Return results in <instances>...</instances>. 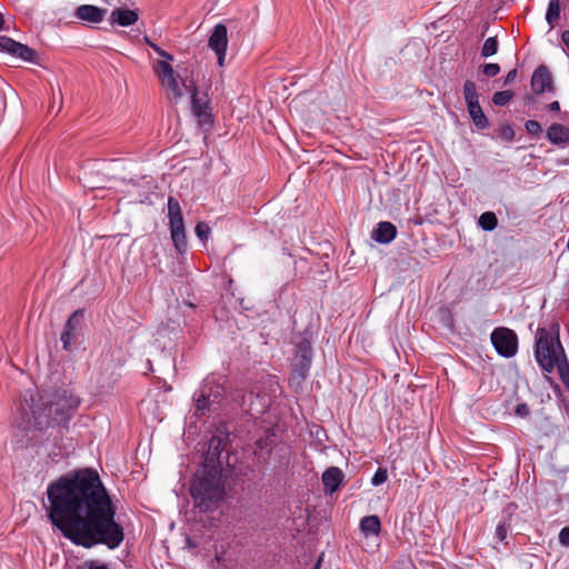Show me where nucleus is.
Masks as SVG:
<instances>
[{
    "label": "nucleus",
    "instance_id": "obj_1",
    "mask_svg": "<svg viewBox=\"0 0 569 569\" xmlns=\"http://www.w3.org/2000/svg\"><path fill=\"white\" fill-rule=\"evenodd\" d=\"M48 517L64 538L77 546L103 545L117 549L124 539L122 526L116 521L117 508L98 472L76 470L49 483Z\"/></svg>",
    "mask_w": 569,
    "mask_h": 569
},
{
    "label": "nucleus",
    "instance_id": "obj_2",
    "mask_svg": "<svg viewBox=\"0 0 569 569\" xmlns=\"http://www.w3.org/2000/svg\"><path fill=\"white\" fill-rule=\"evenodd\" d=\"M220 439L212 438L202 467L196 472L190 493L193 506L200 512L214 511L224 496L220 467Z\"/></svg>",
    "mask_w": 569,
    "mask_h": 569
},
{
    "label": "nucleus",
    "instance_id": "obj_3",
    "mask_svg": "<svg viewBox=\"0 0 569 569\" xmlns=\"http://www.w3.org/2000/svg\"><path fill=\"white\" fill-rule=\"evenodd\" d=\"M16 425L23 431L42 432L52 427L48 413V401L37 389L30 388L22 392Z\"/></svg>",
    "mask_w": 569,
    "mask_h": 569
},
{
    "label": "nucleus",
    "instance_id": "obj_4",
    "mask_svg": "<svg viewBox=\"0 0 569 569\" xmlns=\"http://www.w3.org/2000/svg\"><path fill=\"white\" fill-rule=\"evenodd\" d=\"M560 350H565L559 338V325L553 323L551 332L546 328H538L536 332L535 359L541 370L551 373L558 360L562 357Z\"/></svg>",
    "mask_w": 569,
    "mask_h": 569
},
{
    "label": "nucleus",
    "instance_id": "obj_5",
    "mask_svg": "<svg viewBox=\"0 0 569 569\" xmlns=\"http://www.w3.org/2000/svg\"><path fill=\"white\" fill-rule=\"evenodd\" d=\"M224 388L213 377H208L193 392L194 411L197 418L203 417L208 411L216 410L224 397Z\"/></svg>",
    "mask_w": 569,
    "mask_h": 569
},
{
    "label": "nucleus",
    "instance_id": "obj_6",
    "mask_svg": "<svg viewBox=\"0 0 569 569\" xmlns=\"http://www.w3.org/2000/svg\"><path fill=\"white\" fill-rule=\"evenodd\" d=\"M224 388L213 377H208L193 392L194 411L197 418L203 417L208 411L216 410L224 397Z\"/></svg>",
    "mask_w": 569,
    "mask_h": 569
},
{
    "label": "nucleus",
    "instance_id": "obj_7",
    "mask_svg": "<svg viewBox=\"0 0 569 569\" xmlns=\"http://www.w3.org/2000/svg\"><path fill=\"white\" fill-rule=\"evenodd\" d=\"M312 345L307 338H301L296 345V355L289 382L295 388H300L309 376L312 363Z\"/></svg>",
    "mask_w": 569,
    "mask_h": 569
},
{
    "label": "nucleus",
    "instance_id": "obj_8",
    "mask_svg": "<svg viewBox=\"0 0 569 569\" xmlns=\"http://www.w3.org/2000/svg\"><path fill=\"white\" fill-rule=\"evenodd\" d=\"M168 219L172 243L176 250L183 254L188 248L184 222L179 201L173 197L168 199Z\"/></svg>",
    "mask_w": 569,
    "mask_h": 569
},
{
    "label": "nucleus",
    "instance_id": "obj_9",
    "mask_svg": "<svg viewBox=\"0 0 569 569\" xmlns=\"http://www.w3.org/2000/svg\"><path fill=\"white\" fill-rule=\"evenodd\" d=\"M157 69L159 71V78L164 88L170 91V98L178 100L184 96L186 92L192 90L194 87L187 86L186 82L177 74L167 61H158Z\"/></svg>",
    "mask_w": 569,
    "mask_h": 569
},
{
    "label": "nucleus",
    "instance_id": "obj_10",
    "mask_svg": "<svg viewBox=\"0 0 569 569\" xmlns=\"http://www.w3.org/2000/svg\"><path fill=\"white\" fill-rule=\"evenodd\" d=\"M79 403V399L71 395L67 396V391H64L56 401L50 403L48 402V413L50 415L52 427L66 426Z\"/></svg>",
    "mask_w": 569,
    "mask_h": 569
},
{
    "label": "nucleus",
    "instance_id": "obj_11",
    "mask_svg": "<svg viewBox=\"0 0 569 569\" xmlns=\"http://www.w3.org/2000/svg\"><path fill=\"white\" fill-rule=\"evenodd\" d=\"M491 343L497 353L503 358H512L518 351L517 333L506 327L493 329L490 335Z\"/></svg>",
    "mask_w": 569,
    "mask_h": 569
},
{
    "label": "nucleus",
    "instance_id": "obj_12",
    "mask_svg": "<svg viewBox=\"0 0 569 569\" xmlns=\"http://www.w3.org/2000/svg\"><path fill=\"white\" fill-rule=\"evenodd\" d=\"M191 97V111L199 126L208 130L213 124V117L210 108V101L207 94L200 96L197 88L189 90Z\"/></svg>",
    "mask_w": 569,
    "mask_h": 569
},
{
    "label": "nucleus",
    "instance_id": "obj_13",
    "mask_svg": "<svg viewBox=\"0 0 569 569\" xmlns=\"http://www.w3.org/2000/svg\"><path fill=\"white\" fill-rule=\"evenodd\" d=\"M208 47L216 53L218 64L223 66L228 48V29L223 23H218L208 39Z\"/></svg>",
    "mask_w": 569,
    "mask_h": 569
},
{
    "label": "nucleus",
    "instance_id": "obj_14",
    "mask_svg": "<svg viewBox=\"0 0 569 569\" xmlns=\"http://www.w3.org/2000/svg\"><path fill=\"white\" fill-rule=\"evenodd\" d=\"M0 51L20 58L27 62H32L37 56V52L32 48L7 36H0Z\"/></svg>",
    "mask_w": 569,
    "mask_h": 569
},
{
    "label": "nucleus",
    "instance_id": "obj_15",
    "mask_svg": "<svg viewBox=\"0 0 569 569\" xmlns=\"http://www.w3.org/2000/svg\"><path fill=\"white\" fill-rule=\"evenodd\" d=\"M531 89L536 94H541L546 91L555 92V86L551 74L545 64L536 68L531 77Z\"/></svg>",
    "mask_w": 569,
    "mask_h": 569
},
{
    "label": "nucleus",
    "instance_id": "obj_16",
    "mask_svg": "<svg viewBox=\"0 0 569 569\" xmlns=\"http://www.w3.org/2000/svg\"><path fill=\"white\" fill-rule=\"evenodd\" d=\"M83 319V310H76L67 320L64 325V329L60 336V340L62 342V348L64 350H69L71 342L74 340L77 330L80 327V323Z\"/></svg>",
    "mask_w": 569,
    "mask_h": 569
},
{
    "label": "nucleus",
    "instance_id": "obj_17",
    "mask_svg": "<svg viewBox=\"0 0 569 569\" xmlns=\"http://www.w3.org/2000/svg\"><path fill=\"white\" fill-rule=\"evenodd\" d=\"M276 432L273 429H267L254 445V455L260 462H266L276 443Z\"/></svg>",
    "mask_w": 569,
    "mask_h": 569
},
{
    "label": "nucleus",
    "instance_id": "obj_18",
    "mask_svg": "<svg viewBox=\"0 0 569 569\" xmlns=\"http://www.w3.org/2000/svg\"><path fill=\"white\" fill-rule=\"evenodd\" d=\"M546 137L551 144L566 148L569 143V128L561 123H552L548 127Z\"/></svg>",
    "mask_w": 569,
    "mask_h": 569
},
{
    "label": "nucleus",
    "instance_id": "obj_19",
    "mask_svg": "<svg viewBox=\"0 0 569 569\" xmlns=\"http://www.w3.org/2000/svg\"><path fill=\"white\" fill-rule=\"evenodd\" d=\"M107 13L106 9L92 6V4H81L76 11L74 16L82 21L99 23L103 20Z\"/></svg>",
    "mask_w": 569,
    "mask_h": 569
},
{
    "label": "nucleus",
    "instance_id": "obj_20",
    "mask_svg": "<svg viewBox=\"0 0 569 569\" xmlns=\"http://www.w3.org/2000/svg\"><path fill=\"white\" fill-rule=\"evenodd\" d=\"M397 236V228L388 221H381L372 230L371 238L382 244L390 243Z\"/></svg>",
    "mask_w": 569,
    "mask_h": 569
},
{
    "label": "nucleus",
    "instance_id": "obj_21",
    "mask_svg": "<svg viewBox=\"0 0 569 569\" xmlns=\"http://www.w3.org/2000/svg\"><path fill=\"white\" fill-rule=\"evenodd\" d=\"M138 19V13L127 8H116L110 14L111 24H118L120 27H130L134 24Z\"/></svg>",
    "mask_w": 569,
    "mask_h": 569
},
{
    "label": "nucleus",
    "instance_id": "obj_22",
    "mask_svg": "<svg viewBox=\"0 0 569 569\" xmlns=\"http://www.w3.org/2000/svg\"><path fill=\"white\" fill-rule=\"evenodd\" d=\"M343 473L337 467L328 468L322 475V483L331 493L335 492L342 482Z\"/></svg>",
    "mask_w": 569,
    "mask_h": 569
},
{
    "label": "nucleus",
    "instance_id": "obj_23",
    "mask_svg": "<svg viewBox=\"0 0 569 569\" xmlns=\"http://www.w3.org/2000/svg\"><path fill=\"white\" fill-rule=\"evenodd\" d=\"M360 529L365 536H378L381 530L380 518L376 515L366 516L360 521Z\"/></svg>",
    "mask_w": 569,
    "mask_h": 569
},
{
    "label": "nucleus",
    "instance_id": "obj_24",
    "mask_svg": "<svg viewBox=\"0 0 569 569\" xmlns=\"http://www.w3.org/2000/svg\"><path fill=\"white\" fill-rule=\"evenodd\" d=\"M467 110L476 128L483 130L489 127V120L480 104L467 107Z\"/></svg>",
    "mask_w": 569,
    "mask_h": 569
},
{
    "label": "nucleus",
    "instance_id": "obj_25",
    "mask_svg": "<svg viewBox=\"0 0 569 569\" xmlns=\"http://www.w3.org/2000/svg\"><path fill=\"white\" fill-rule=\"evenodd\" d=\"M463 98L467 107L480 104L477 86L473 81L467 80L463 84Z\"/></svg>",
    "mask_w": 569,
    "mask_h": 569
},
{
    "label": "nucleus",
    "instance_id": "obj_26",
    "mask_svg": "<svg viewBox=\"0 0 569 569\" xmlns=\"http://www.w3.org/2000/svg\"><path fill=\"white\" fill-rule=\"evenodd\" d=\"M560 353L562 357L558 360L556 368L558 369L560 380L569 392V360L565 350H560Z\"/></svg>",
    "mask_w": 569,
    "mask_h": 569
},
{
    "label": "nucleus",
    "instance_id": "obj_27",
    "mask_svg": "<svg viewBox=\"0 0 569 569\" xmlns=\"http://www.w3.org/2000/svg\"><path fill=\"white\" fill-rule=\"evenodd\" d=\"M560 17V3L559 0H550L546 13V21L553 28L555 23L558 21Z\"/></svg>",
    "mask_w": 569,
    "mask_h": 569
},
{
    "label": "nucleus",
    "instance_id": "obj_28",
    "mask_svg": "<svg viewBox=\"0 0 569 569\" xmlns=\"http://www.w3.org/2000/svg\"><path fill=\"white\" fill-rule=\"evenodd\" d=\"M478 223L485 231H492L498 224V219L493 212L487 211L479 217Z\"/></svg>",
    "mask_w": 569,
    "mask_h": 569
},
{
    "label": "nucleus",
    "instance_id": "obj_29",
    "mask_svg": "<svg viewBox=\"0 0 569 569\" xmlns=\"http://www.w3.org/2000/svg\"><path fill=\"white\" fill-rule=\"evenodd\" d=\"M510 529H511L510 519H507V518L501 519L498 522L497 528H496V532H495L496 541L503 542L507 539Z\"/></svg>",
    "mask_w": 569,
    "mask_h": 569
},
{
    "label": "nucleus",
    "instance_id": "obj_30",
    "mask_svg": "<svg viewBox=\"0 0 569 569\" xmlns=\"http://www.w3.org/2000/svg\"><path fill=\"white\" fill-rule=\"evenodd\" d=\"M498 40L496 37H489L485 40L483 46L481 48V56L483 58H489L497 53L498 51Z\"/></svg>",
    "mask_w": 569,
    "mask_h": 569
},
{
    "label": "nucleus",
    "instance_id": "obj_31",
    "mask_svg": "<svg viewBox=\"0 0 569 569\" xmlns=\"http://www.w3.org/2000/svg\"><path fill=\"white\" fill-rule=\"evenodd\" d=\"M513 97L512 91L510 90H503V91H497L492 96V102L496 106H506Z\"/></svg>",
    "mask_w": 569,
    "mask_h": 569
},
{
    "label": "nucleus",
    "instance_id": "obj_32",
    "mask_svg": "<svg viewBox=\"0 0 569 569\" xmlns=\"http://www.w3.org/2000/svg\"><path fill=\"white\" fill-rule=\"evenodd\" d=\"M525 129L530 136L536 138H539L542 133V127L537 120H527Z\"/></svg>",
    "mask_w": 569,
    "mask_h": 569
},
{
    "label": "nucleus",
    "instance_id": "obj_33",
    "mask_svg": "<svg viewBox=\"0 0 569 569\" xmlns=\"http://www.w3.org/2000/svg\"><path fill=\"white\" fill-rule=\"evenodd\" d=\"M499 137L507 142H511L515 140L516 133L513 128L510 124H502L499 128Z\"/></svg>",
    "mask_w": 569,
    "mask_h": 569
},
{
    "label": "nucleus",
    "instance_id": "obj_34",
    "mask_svg": "<svg viewBox=\"0 0 569 569\" xmlns=\"http://www.w3.org/2000/svg\"><path fill=\"white\" fill-rule=\"evenodd\" d=\"M196 236L201 240L204 241L208 239L211 229L206 222H198L194 228Z\"/></svg>",
    "mask_w": 569,
    "mask_h": 569
},
{
    "label": "nucleus",
    "instance_id": "obj_35",
    "mask_svg": "<svg viewBox=\"0 0 569 569\" xmlns=\"http://www.w3.org/2000/svg\"><path fill=\"white\" fill-rule=\"evenodd\" d=\"M388 479L387 470L383 468H378L375 475L371 478V485L377 487L385 483Z\"/></svg>",
    "mask_w": 569,
    "mask_h": 569
},
{
    "label": "nucleus",
    "instance_id": "obj_36",
    "mask_svg": "<svg viewBox=\"0 0 569 569\" xmlns=\"http://www.w3.org/2000/svg\"><path fill=\"white\" fill-rule=\"evenodd\" d=\"M500 72V66L498 63H487L483 66V73L487 77H495Z\"/></svg>",
    "mask_w": 569,
    "mask_h": 569
},
{
    "label": "nucleus",
    "instance_id": "obj_37",
    "mask_svg": "<svg viewBox=\"0 0 569 569\" xmlns=\"http://www.w3.org/2000/svg\"><path fill=\"white\" fill-rule=\"evenodd\" d=\"M116 381H117V378L113 377V373H111V376L108 379L99 378L98 385L101 389H110L113 387Z\"/></svg>",
    "mask_w": 569,
    "mask_h": 569
},
{
    "label": "nucleus",
    "instance_id": "obj_38",
    "mask_svg": "<svg viewBox=\"0 0 569 569\" xmlns=\"http://www.w3.org/2000/svg\"><path fill=\"white\" fill-rule=\"evenodd\" d=\"M515 412H516L517 416L523 418V417L529 416L530 409H529V406L527 403L522 402V403H518L516 406Z\"/></svg>",
    "mask_w": 569,
    "mask_h": 569
},
{
    "label": "nucleus",
    "instance_id": "obj_39",
    "mask_svg": "<svg viewBox=\"0 0 569 569\" xmlns=\"http://www.w3.org/2000/svg\"><path fill=\"white\" fill-rule=\"evenodd\" d=\"M559 542L562 546H569V527H563L559 532Z\"/></svg>",
    "mask_w": 569,
    "mask_h": 569
},
{
    "label": "nucleus",
    "instance_id": "obj_40",
    "mask_svg": "<svg viewBox=\"0 0 569 569\" xmlns=\"http://www.w3.org/2000/svg\"><path fill=\"white\" fill-rule=\"evenodd\" d=\"M151 48L162 58L166 59V61H172L173 56L164 50H162L158 44H151Z\"/></svg>",
    "mask_w": 569,
    "mask_h": 569
},
{
    "label": "nucleus",
    "instance_id": "obj_41",
    "mask_svg": "<svg viewBox=\"0 0 569 569\" xmlns=\"http://www.w3.org/2000/svg\"><path fill=\"white\" fill-rule=\"evenodd\" d=\"M517 78V69L510 70L505 77V84H508Z\"/></svg>",
    "mask_w": 569,
    "mask_h": 569
},
{
    "label": "nucleus",
    "instance_id": "obj_42",
    "mask_svg": "<svg viewBox=\"0 0 569 569\" xmlns=\"http://www.w3.org/2000/svg\"><path fill=\"white\" fill-rule=\"evenodd\" d=\"M561 41L563 42V44L567 47V49L569 50V30H565L562 33H561Z\"/></svg>",
    "mask_w": 569,
    "mask_h": 569
},
{
    "label": "nucleus",
    "instance_id": "obj_43",
    "mask_svg": "<svg viewBox=\"0 0 569 569\" xmlns=\"http://www.w3.org/2000/svg\"><path fill=\"white\" fill-rule=\"evenodd\" d=\"M548 109L552 112H559L560 103L558 101H552L551 103H549Z\"/></svg>",
    "mask_w": 569,
    "mask_h": 569
},
{
    "label": "nucleus",
    "instance_id": "obj_44",
    "mask_svg": "<svg viewBox=\"0 0 569 569\" xmlns=\"http://www.w3.org/2000/svg\"><path fill=\"white\" fill-rule=\"evenodd\" d=\"M3 16L0 13V31L6 30Z\"/></svg>",
    "mask_w": 569,
    "mask_h": 569
},
{
    "label": "nucleus",
    "instance_id": "obj_45",
    "mask_svg": "<svg viewBox=\"0 0 569 569\" xmlns=\"http://www.w3.org/2000/svg\"><path fill=\"white\" fill-rule=\"evenodd\" d=\"M241 407H242V408H243V410H246V411H251V410H252L251 405H250L248 408L246 407V398H243V401H242V403H241Z\"/></svg>",
    "mask_w": 569,
    "mask_h": 569
},
{
    "label": "nucleus",
    "instance_id": "obj_46",
    "mask_svg": "<svg viewBox=\"0 0 569 569\" xmlns=\"http://www.w3.org/2000/svg\"><path fill=\"white\" fill-rule=\"evenodd\" d=\"M321 557L317 560V562L313 565V567L311 569H320V566H321Z\"/></svg>",
    "mask_w": 569,
    "mask_h": 569
},
{
    "label": "nucleus",
    "instance_id": "obj_47",
    "mask_svg": "<svg viewBox=\"0 0 569 569\" xmlns=\"http://www.w3.org/2000/svg\"><path fill=\"white\" fill-rule=\"evenodd\" d=\"M148 365V371H153V367L150 360L147 361Z\"/></svg>",
    "mask_w": 569,
    "mask_h": 569
},
{
    "label": "nucleus",
    "instance_id": "obj_48",
    "mask_svg": "<svg viewBox=\"0 0 569 569\" xmlns=\"http://www.w3.org/2000/svg\"><path fill=\"white\" fill-rule=\"evenodd\" d=\"M553 389L555 391H560V387L557 383H555Z\"/></svg>",
    "mask_w": 569,
    "mask_h": 569
},
{
    "label": "nucleus",
    "instance_id": "obj_49",
    "mask_svg": "<svg viewBox=\"0 0 569 569\" xmlns=\"http://www.w3.org/2000/svg\"><path fill=\"white\" fill-rule=\"evenodd\" d=\"M146 42L151 47V44H154L152 41H150L148 38H146Z\"/></svg>",
    "mask_w": 569,
    "mask_h": 569
},
{
    "label": "nucleus",
    "instance_id": "obj_50",
    "mask_svg": "<svg viewBox=\"0 0 569 569\" xmlns=\"http://www.w3.org/2000/svg\"><path fill=\"white\" fill-rule=\"evenodd\" d=\"M533 98L532 97H528V102L532 101Z\"/></svg>",
    "mask_w": 569,
    "mask_h": 569
}]
</instances>
